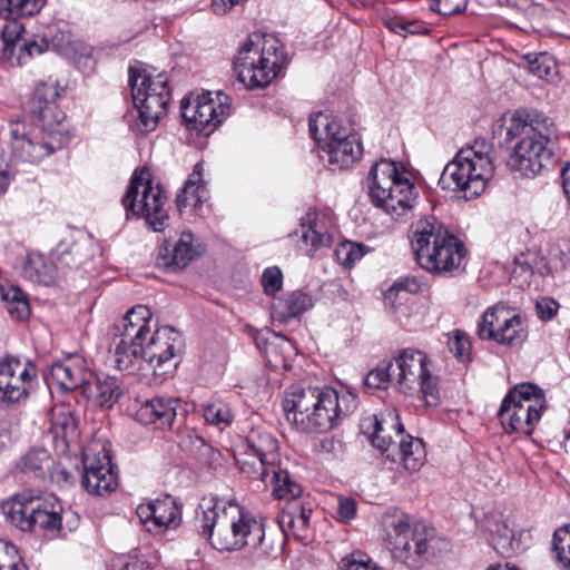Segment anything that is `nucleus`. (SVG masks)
I'll use <instances>...</instances> for the list:
<instances>
[{"mask_svg": "<svg viewBox=\"0 0 570 570\" xmlns=\"http://www.w3.org/2000/svg\"><path fill=\"white\" fill-rule=\"evenodd\" d=\"M196 529L218 551L257 548L264 543V523L235 500H204L196 511Z\"/></svg>", "mask_w": 570, "mask_h": 570, "instance_id": "nucleus-1", "label": "nucleus"}, {"mask_svg": "<svg viewBox=\"0 0 570 570\" xmlns=\"http://www.w3.org/2000/svg\"><path fill=\"white\" fill-rule=\"evenodd\" d=\"M518 139L507 159L511 171L532 178L557 161L553 147L558 140L551 118L542 112L518 110L507 128V140Z\"/></svg>", "mask_w": 570, "mask_h": 570, "instance_id": "nucleus-2", "label": "nucleus"}, {"mask_svg": "<svg viewBox=\"0 0 570 570\" xmlns=\"http://www.w3.org/2000/svg\"><path fill=\"white\" fill-rule=\"evenodd\" d=\"M411 245L417 264L438 276L453 277L463 273L466 248L435 217H425L412 225Z\"/></svg>", "mask_w": 570, "mask_h": 570, "instance_id": "nucleus-3", "label": "nucleus"}, {"mask_svg": "<svg viewBox=\"0 0 570 570\" xmlns=\"http://www.w3.org/2000/svg\"><path fill=\"white\" fill-rule=\"evenodd\" d=\"M362 428L368 439L391 462L402 463L409 472L419 471L425 459L421 440L406 434L395 409H387L365 420Z\"/></svg>", "mask_w": 570, "mask_h": 570, "instance_id": "nucleus-4", "label": "nucleus"}, {"mask_svg": "<svg viewBox=\"0 0 570 570\" xmlns=\"http://www.w3.org/2000/svg\"><path fill=\"white\" fill-rule=\"evenodd\" d=\"M308 130L332 170L348 168L361 159L362 144L350 120L318 111L311 115Z\"/></svg>", "mask_w": 570, "mask_h": 570, "instance_id": "nucleus-5", "label": "nucleus"}, {"mask_svg": "<svg viewBox=\"0 0 570 570\" xmlns=\"http://www.w3.org/2000/svg\"><path fill=\"white\" fill-rule=\"evenodd\" d=\"M383 524L385 541L395 561L417 570L433 556V528L421 522L412 524L411 517L397 510L386 513Z\"/></svg>", "mask_w": 570, "mask_h": 570, "instance_id": "nucleus-6", "label": "nucleus"}, {"mask_svg": "<svg viewBox=\"0 0 570 570\" xmlns=\"http://www.w3.org/2000/svg\"><path fill=\"white\" fill-rule=\"evenodd\" d=\"M490 150L484 140L460 149L441 174V188L461 191L466 199L480 196L494 171Z\"/></svg>", "mask_w": 570, "mask_h": 570, "instance_id": "nucleus-7", "label": "nucleus"}, {"mask_svg": "<svg viewBox=\"0 0 570 570\" xmlns=\"http://www.w3.org/2000/svg\"><path fill=\"white\" fill-rule=\"evenodd\" d=\"M368 183L373 204L393 218H401L413 207L415 187L402 165L381 159L371 168Z\"/></svg>", "mask_w": 570, "mask_h": 570, "instance_id": "nucleus-8", "label": "nucleus"}, {"mask_svg": "<svg viewBox=\"0 0 570 570\" xmlns=\"http://www.w3.org/2000/svg\"><path fill=\"white\" fill-rule=\"evenodd\" d=\"M2 511L7 520L23 532L40 530L57 537L62 530L63 505L53 494L22 492L3 502Z\"/></svg>", "mask_w": 570, "mask_h": 570, "instance_id": "nucleus-9", "label": "nucleus"}, {"mask_svg": "<svg viewBox=\"0 0 570 570\" xmlns=\"http://www.w3.org/2000/svg\"><path fill=\"white\" fill-rule=\"evenodd\" d=\"M288 58L278 40H265L259 48L247 40L234 59V71L239 82L255 89L268 86L286 67Z\"/></svg>", "mask_w": 570, "mask_h": 570, "instance_id": "nucleus-10", "label": "nucleus"}, {"mask_svg": "<svg viewBox=\"0 0 570 570\" xmlns=\"http://www.w3.org/2000/svg\"><path fill=\"white\" fill-rule=\"evenodd\" d=\"M167 197L163 186L153 180L146 167L136 169L121 198L127 218L142 217L155 232L165 229L169 216L165 209Z\"/></svg>", "mask_w": 570, "mask_h": 570, "instance_id": "nucleus-11", "label": "nucleus"}, {"mask_svg": "<svg viewBox=\"0 0 570 570\" xmlns=\"http://www.w3.org/2000/svg\"><path fill=\"white\" fill-rule=\"evenodd\" d=\"M546 409L543 391L532 383L515 385L503 399L498 416L507 433L530 435Z\"/></svg>", "mask_w": 570, "mask_h": 570, "instance_id": "nucleus-12", "label": "nucleus"}, {"mask_svg": "<svg viewBox=\"0 0 570 570\" xmlns=\"http://www.w3.org/2000/svg\"><path fill=\"white\" fill-rule=\"evenodd\" d=\"M391 362L394 364V384L402 393L413 394L420 391L428 404H438V376L430 371L431 361L428 355L419 350L404 348Z\"/></svg>", "mask_w": 570, "mask_h": 570, "instance_id": "nucleus-13", "label": "nucleus"}, {"mask_svg": "<svg viewBox=\"0 0 570 570\" xmlns=\"http://www.w3.org/2000/svg\"><path fill=\"white\" fill-rule=\"evenodd\" d=\"M180 335L173 326L157 327L150 331L147 341L136 345L137 364L139 370H151L154 375L163 376L171 373L178 362L175 360Z\"/></svg>", "mask_w": 570, "mask_h": 570, "instance_id": "nucleus-14", "label": "nucleus"}, {"mask_svg": "<svg viewBox=\"0 0 570 570\" xmlns=\"http://www.w3.org/2000/svg\"><path fill=\"white\" fill-rule=\"evenodd\" d=\"M476 334L483 341H494L509 347L520 346L528 337L525 320L501 305L483 312L478 322Z\"/></svg>", "mask_w": 570, "mask_h": 570, "instance_id": "nucleus-15", "label": "nucleus"}, {"mask_svg": "<svg viewBox=\"0 0 570 570\" xmlns=\"http://www.w3.org/2000/svg\"><path fill=\"white\" fill-rule=\"evenodd\" d=\"M151 316L147 306L137 305L122 317L119 341L115 347V363L118 370L132 368V362L137 357L136 345L145 343L151 331Z\"/></svg>", "mask_w": 570, "mask_h": 570, "instance_id": "nucleus-16", "label": "nucleus"}, {"mask_svg": "<svg viewBox=\"0 0 570 570\" xmlns=\"http://www.w3.org/2000/svg\"><path fill=\"white\" fill-rule=\"evenodd\" d=\"M212 95V92H204L181 101V117L187 126L206 136L222 124L229 108L227 96L217 92L218 102H215Z\"/></svg>", "mask_w": 570, "mask_h": 570, "instance_id": "nucleus-17", "label": "nucleus"}, {"mask_svg": "<svg viewBox=\"0 0 570 570\" xmlns=\"http://www.w3.org/2000/svg\"><path fill=\"white\" fill-rule=\"evenodd\" d=\"M234 456L243 473L248 476L282 460L277 440L267 431L253 429L237 446Z\"/></svg>", "mask_w": 570, "mask_h": 570, "instance_id": "nucleus-18", "label": "nucleus"}, {"mask_svg": "<svg viewBox=\"0 0 570 570\" xmlns=\"http://www.w3.org/2000/svg\"><path fill=\"white\" fill-rule=\"evenodd\" d=\"M36 379L33 365L24 364L14 356H6L0 361V402L12 405L27 400Z\"/></svg>", "mask_w": 570, "mask_h": 570, "instance_id": "nucleus-19", "label": "nucleus"}, {"mask_svg": "<svg viewBox=\"0 0 570 570\" xmlns=\"http://www.w3.org/2000/svg\"><path fill=\"white\" fill-rule=\"evenodd\" d=\"M59 92L52 82L39 83L28 104V111L41 128L42 135L56 141L62 140L59 129L65 114L57 107L56 98Z\"/></svg>", "mask_w": 570, "mask_h": 570, "instance_id": "nucleus-20", "label": "nucleus"}, {"mask_svg": "<svg viewBox=\"0 0 570 570\" xmlns=\"http://www.w3.org/2000/svg\"><path fill=\"white\" fill-rule=\"evenodd\" d=\"M10 142L12 158L27 164H39L43 158L62 148L63 141H56L47 136L39 137L27 131L26 125L21 121H11Z\"/></svg>", "mask_w": 570, "mask_h": 570, "instance_id": "nucleus-21", "label": "nucleus"}, {"mask_svg": "<svg viewBox=\"0 0 570 570\" xmlns=\"http://www.w3.org/2000/svg\"><path fill=\"white\" fill-rule=\"evenodd\" d=\"M81 484L88 493L95 495L109 494L118 487L115 465L111 462L110 451L106 446L91 454V450L83 452V474Z\"/></svg>", "mask_w": 570, "mask_h": 570, "instance_id": "nucleus-22", "label": "nucleus"}, {"mask_svg": "<svg viewBox=\"0 0 570 570\" xmlns=\"http://www.w3.org/2000/svg\"><path fill=\"white\" fill-rule=\"evenodd\" d=\"M45 2L46 0H0V16L12 20L3 26L1 33L4 57L10 59L18 51V42L22 41L26 36L24 28L16 20L38 13Z\"/></svg>", "mask_w": 570, "mask_h": 570, "instance_id": "nucleus-23", "label": "nucleus"}, {"mask_svg": "<svg viewBox=\"0 0 570 570\" xmlns=\"http://www.w3.org/2000/svg\"><path fill=\"white\" fill-rule=\"evenodd\" d=\"M357 406L356 396L351 393L340 395L332 387H323L321 406L312 417V423L306 433H323L337 426L340 421L352 413Z\"/></svg>", "mask_w": 570, "mask_h": 570, "instance_id": "nucleus-24", "label": "nucleus"}, {"mask_svg": "<svg viewBox=\"0 0 570 570\" xmlns=\"http://www.w3.org/2000/svg\"><path fill=\"white\" fill-rule=\"evenodd\" d=\"M323 389L320 387H302L292 385L287 391L283 402L286 419L292 422L296 430L306 432L312 423L314 413L321 406Z\"/></svg>", "mask_w": 570, "mask_h": 570, "instance_id": "nucleus-25", "label": "nucleus"}, {"mask_svg": "<svg viewBox=\"0 0 570 570\" xmlns=\"http://www.w3.org/2000/svg\"><path fill=\"white\" fill-rule=\"evenodd\" d=\"M140 522L149 532H164L179 525L181 512L171 495H165L148 503H141L136 510Z\"/></svg>", "mask_w": 570, "mask_h": 570, "instance_id": "nucleus-26", "label": "nucleus"}, {"mask_svg": "<svg viewBox=\"0 0 570 570\" xmlns=\"http://www.w3.org/2000/svg\"><path fill=\"white\" fill-rule=\"evenodd\" d=\"M62 277L82 267L92 257V242L86 236L76 238L73 235L61 239L51 252Z\"/></svg>", "mask_w": 570, "mask_h": 570, "instance_id": "nucleus-27", "label": "nucleus"}, {"mask_svg": "<svg viewBox=\"0 0 570 570\" xmlns=\"http://www.w3.org/2000/svg\"><path fill=\"white\" fill-rule=\"evenodd\" d=\"M299 220V228L291 234V237L297 238V247L305 255L312 256L332 244V235L327 230L325 218H321L316 210L308 209Z\"/></svg>", "mask_w": 570, "mask_h": 570, "instance_id": "nucleus-28", "label": "nucleus"}, {"mask_svg": "<svg viewBox=\"0 0 570 570\" xmlns=\"http://www.w3.org/2000/svg\"><path fill=\"white\" fill-rule=\"evenodd\" d=\"M250 478L269 484L272 488V494L274 498L279 500H286L287 502L296 500L299 499L302 493V487L289 472L287 461L283 462L279 460L264 470L250 475Z\"/></svg>", "mask_w": 570, "mask_h": 570, "instance_id": "nucleus-29", "label": "nucleus"}, {"mask_svg": "<svg viewBox=\"0 0 570 570\" xmlns=\"http://www.w3.org/2000/svg\"><path fill=\"white\" fill-rule=\"evenodd\" d=\"M179 400L167 396H155L144 402L136 411V420L141 424H153L157 429H170L176 415Z\"/></svg>", "mask_w": 570, "mask_h": 570, "instance_id": "nucleus-30", "label": "nucleus"}, {"mask_svg": "<svg viewBox=\"0 0 570 570\" xmlns=\"http://www.w3.org/2000/svg\"><path fill=\"white\" fill-rule=\"evenodd\" d=\"M134 105L138 111V128L142 132L153 131L159 119L166 114L167 106L170 100V95L155 94H140L136 91Z\"/></svg>", "mask_w": 570, "mask_h": 570, "instance_id": "nucleus-31", "label": "nucleus"}, {"mask_svg": "<svg viewBox=\"0 0 570 570\" xmlns=\"http://www.w3.org/2000/svg\"><path fill=\"white\" fill-rule=\"evenodd\" d=\"M311 515V503L296 499L286 502L277 518V522L286 537L293 534L296 539H303L307 531Z\"/></svg>", "mask_w": 570, "mask_h": 570, "instance_id": "nucleus-32", "label": "nucleus"}, {"mask_svg": "<svg viewBox=\"0 0 570 570\" xmlns=\"http://www.w3.org/2000/svg\"><path fill=\"white\" fill-rule=\"evenodd\" d=\"M203 164L197 163L176 196V206L179 213L187 208H196L207 196L206 184L203 179Z\"/></svg>", "mask_w": 570, "mask_h": 570, "instance_id": "nucleus-33", "label": "nucleus"}, {"mask_svg": "<svg viewBox=\"0 0 570 570\" xmlns=\"http://www.w3.org/2000/svg\"><path fill=\"white\" fill-rule=\"evenodd\" d=\"M22 276L32 283L43 285H51L62 278L57 264L53 263L52 254H50V258H47L39 253L28 256L22 267Z\"/></svg>", "mask_w": 570, "mask_h": 570, "instance_id": "nucleus-34", "label": "nucleus"}, {"mask_svg": "<svg viewBox=\"0 0 570 570\" xmlns=\"http://www.w3.org/2000/svg\"><path fill=\"white\" fill-rule=\"evenodd\" d=\"M50 374L52 380L67 391H72L87 384L91 375L86 371L82 362L78 360L53 364Z\"/></svg>", "mask_w": 570, "mask_h": 570, "instance_id": "nucleus-35", "label": "nucleus"}, {"mask_svg": "<svg viewBox=\"0 0 570 570\" xmlns=\"http://www.w3.org/2000/svg\"><path fill=\"white\" fill-rule=\"evenodd\" d=\"M129 85L131 87L132 98L136 96V91L140 94H164L170 95L168 87V80L165 73H158L153 76L147 69L144 68H129Z\"/></svg>", "mask_w": 570, "mask_h": 570, "instance_id": "nucleus-36", "label": "nucleus"}, {"mask_svg": "<svg viewBox=\"0 0 570 570\" xmlns=\"http://www.w3.org/2000/svg\"><path fill=\"white\" fill-rule=\"evenodd\" d=\"M312 298L302 292H293L285 298H279L272 306V315L279 322L287 323L312 307Z\"/></svg>", "mask_w": 570, "mask_h": 570, "instance_id": "nucleus-37", "label": "nucleus"}, {"mask_svg": "<svg viewBox=\"0 0 570 570\" xmlns=\"http://www.w3.org/2000/svg\"><path fill=\"white\" fill-rule=\"evenodd\" d=\"M194 236L190 232H184L180 238L175 243L173 249L169 250L168 246L165 247L167 256L170 261L166 263L171 269L185 268L195 257L199 256L202 250L200 246L193 244Z\"/></svg>", "mask_w": 570, "mask_h": 570, "instance_id": "nucleus-38", "label": "nucleus"}, {"mask_svg": "<svg viewBox=\"0 0 570 570\" xmlns=\"http://www.w3.org/2000/svg\"><path fill=\"white\" fill-rule=\"evenodd\" d=\"M53 459L43 448L29 450L23 454L18 463V468L23 473H33L36 476L42 478L51 471Z\"/></svg>", "mask_w": 570, "mask_h": 570, "instance_id": "nucleus-39", "label": "nucleus"}, {"mask_svg": "<svg viewBox=\"0 0 570 570\" xmlns=\"http://www.w3.org/2000/svg\"><path fill=\"white\" fill-rule=\"evenodd\" d=\"M50 431L56 440L61 439L68 445L78 438L77 420L69 410L55 409Z\"/></svg>", "mask_w": 570, "mask_h": 570, "instance_id": "nucleus-40", "label": "nucleus"}, {"mask_svg": "<svg viewBox=\"0 0 570 570\" xmlns=\"http://www.w3.org/2000/svg\"><path fill=\"white\" fill-rule=\"evenodd\" d=\"M101 407L110 409L124 393L118 380L111 376L98 377L94 391H90Z\"/></svg>", "mask_w": 570, "mask_h": 570, "instance_id": "nucleus-41", "label": "nucleus"}, {"mask_svg": "<svg viewBox=\"0 0 570 570\" xmlns=\"http://www.w3.org/2000/svg\"><path fill=\"white\" fill-rule=\"evenodd\" d=\"M1 298L8 313L16 320L22 321L29 317L30 306L26 294L14 285L1 288Z\"/></svg>", "mask_w": 570, "mask_h": 570, "instance_id": "nucleus-42", "label": "nucleus"}, {"mask_svg": "<svg viewBox=\"0 0 570 570\" xmlns=\"http://www.w3.org/2000/svg\"><path fill=\"white\" fill-rule=\"evenodd\" d=\"M490 543L498 553L509 556L514 551V531L505 523H497L491 531Z\"/></svg>", "mask_w": 570, "mask_h": 570, "instance_id": "nucleus-43", "label": "nucleus"}, {"mask_svg": "<svg viewBox=\"0 0 570 570\" xmlns=\"http://www.w3.org/2000/svg\"><path fill=\"white\" fill-rule=\"evenodd\" d=\"M393 362H381L375 368L365 376L364 383L372 389H386L390 382L394 383Z\"/></svg>", "mask_w": 570, "mask_h": 570, "instance_id": "nucleus-44", "label": "nucleus"}, {"mask_svg": "<svg viewBox=\"0 0 570 570\" xmlns=\"http://www.w3.org/2000/svg\"><path fill=\"white\" fill-rule=\"evenodd\" d=\"M203 415L207 423L218 426H227L233 421L232 410L229 405L223 401H216L205 405Z\"/></svg>", "mask_w": 570, "mask_h": 570, "instance_id": "nucleus-45", "label": "nucleus"}, {"mask_svg": "<svg viewBox=\"0 0 570 570\" xmlns=\"http://www.w3.org/2000/svg\"><path fill=\"white\" fill-rule=\"evenodd\" d=\"M334 254L341 265L351 268L364 256L365 248L361 244L344 242L336 247Z\"/></svg>", "mask_w": 570, "mask_h": 570, "instance_id": "nucleus-46", "label": "nucleus"}, {"mask_svg": "<svg viewBox=\"0 0 570 570\" xmlns=\"http://www.w3.org/2000/svg\"><path fill=\"white\" fill-rule=\"evenodd\" d=\"M553 551L558 563L570 570V530L558 529L553 533Z\"/></svg>", "mask_w": 570, "mask_h": 570, "instance_id": "nucleus-47", "label": "nucleus"}, {"mask_svg": "<svg viewBox=\"0 0 570 570\" xmlns=\"http://www.w3.org/2000/svg\"><path fill=\"white\" fill-rule=\"evenodd\" d=\"M529 71L538 78H548L556 69L554 61L546 53H533L527 56Z\"/></svg>", "mask_w": 570, "mask_h": 570, "instance_id": "nucleus-48", "label": "nucleus"}, {"mask_svg": "<svg viewBox=\"0 0 570 570\" xmlns=\"http://www.w3.org/2000/svg\"><path fill=\"white\" fill-rule=\"evenodd\" d=\"M27 567L12 543L0 540V570H26Z\"/></svg>", "mask_w": 570, "mask_h": 570, "instance_id": "nucleus-49", "label": "nucleus"}, {"mask_svg": "<svg viewBox=\"0 0 570 570\" xmlns=\"http://www.w3.org/2000/svg\"><path fill=\"white\" fill-rule=\"evenodd\" d=\"M340 570H384L379 567L367 554L360 551L353 552L338 563Z\"/></svg>", "mask_w": 570, "mask_h": 570, "instance_id": "nucleus-50", "label": "nucleus"}, {"mask_svg": "<svg viewBox=\"0 0 570 570\" xmlns=\"http://www.w3.org/2000/svg\"><path fill=\"white\" fill-rule=\"evenodd\" d=\"M450 351L460 362H466L471 356V342L469 336L461 330L453 331L448 342Z\"/></svg>", "mask_w": 570, "mask_h": 570, "instance_id": "nucleus-51", "label": "nucleus"}, {"mask_svg": "<svg viewBox=\"0 0 570 570\" xmlns=\"http://www.w3.org/2000/svg\"><path fill=\"white\" fill-rule=\"evenodd\" d=\"M550 263L556 269H563L570 263V239H558L549 249Z\"/></svg>", "mask_w": 570, "mask_h": 570, "instance_id": "nucleus-52", "label": "nucleus"}, {"mask_svg": "<svg viewBox=\"0 0 570 570\" xmlns=\"http://www.w3.org/2000/svg\"><path fill=\"white\" fill-rule=\"evenodd\" d=\"M48 49V42L45 38H37L35 36H24L23 40L18 42V59L21 60L23 56L33 57L41 55Z\"/></svg>", "mask_w": 570, "mask_h": 570, "instance_id": "nucleus-53", "label": "nucleus"}, {"mask_svg": "<svg viewBox=\"0 0 570 570\" xmlns=\"http://www.w3.org/2000/svg\"><path fill=\"white\" fill-rule=\"evenodd\" d=\"M384 26L392 32L406 37V35L419 33L422 26L417 21H407L403 17H389Z\"/></svg>", "mask_w": 570, "mask_h": 570, "instance_id": "nucleus-54", "label": "nucleus"}, {"mask_svg": "<svg viewBox=\"0 0 570 570\" xmlns=\"http://www.w3.org/2000/svg\"><path fill=\"white\" fill-rule=\"evenodd\" d=\"M262 285L264 292L268 295L281 291L283 285L282 271L277 266L266 268L262 275Z\"/></svg>", "mask_w": 570, "mask_h": 570, "instance_id": "nucleus-55", "label": "nucleus"}, {"mask_svg": "<svg viewBox=\"0 0 570 570\" xmlns=\"http://www.w3.org/2000/svg\"><path fill=\"white\" fill-rule=\"evenodd\" d=\"M466 4V0H434L431 9L443 16H452L462 12Z\"/></svg>", "mask_w": 570, "mask_h": 570, "instance_id": "nucleus-56", "label": "nucleus"}, {"mask_svg": "<svg viewBox=\"0 0 570 570\" xmlns=\"http://www.w3.org/2000/svg\"><path fill=\"white\" fill-rule=\"evenodd\" d=\"M559 304L550 297H541L537 301V313L542 321H550L558 312Z\"/></svg>", "mask_w": 570, "mask_h": 570, "instance_id": "nucleus-57", "label": "nucleus"}, {"mask_svg": "<svg viewBox=\"0 0 570 570\" xmlns=\"http://www.w3.org/2000/svg\"><path fill=\"white\" fill-rule=\"evenodd\" d=\"M356 513V502L352 498H340L337 505V514L343 521H348Z\"/></svg>", "mask_w": 570, "mask_h": 570, "instance_id": "nucleus-58", "label": "nucleus"}, {"mask_svg": "<svg viewBox=\"0 0 570 570\" xmlns=\"http://www.w3.org/2000/svg\"><path fill=\"white\" fill-rule=\"evenodd\" d=\"M318 448L322 452L331 453L333 455H338L343 452V443L342 441L333 438V436H325L320 440Z\"/></svg>", "mask_w": 570, "mask_h": 570, "instance_id": "nucleus-59", "label": "nucleus"}, {"mask_svg": "<svg viewBox=\"0 0 570 570\" xmlns=\"http://www.w3.org/2000/svg\"><path fill=\"white\" fill-rule=\"evenodd\" d=\"M183 445L185 448H194V449H197V450H202L204 449L205 451H208L210 450V446L205 442V440L198 435H195L193 433H188L184 439H183Z\"/></svg>", "mask_w": 570, "mask_h": 570, "instance_id": "nucleus-60", "label": "nucleus"}, {"mask_svg": "<svg viewBox=\"0 0 570 570\" xmlns=\"http://www.w3.org/2000/svg\"><path fill=\"white\" fill-rule=\"evenodd\" d=\"M10 181L9 164L3 155H0V193H3Z\"/></svg>", "mask_w": 570, "mask_h": 570, "instance_id": "nucleus-61", "label": "nucleus"}, {"mask_svg": "<svg viewBox=\"0 0 570 570\" xmlns=\"http://www.w3.org/2000/svg\"><path fill=\"white\" fill-rule=\"evenodd\" d=\"M561 178H562L563 190L567 195L568 203L570 206V164H568L566 167L562 168Z\"/></svg>", "mask_w": 570, "mask_h": 570, "instance_id": "nucleus-62", "label": "nucleus"}, {"mask_svg": "<svg viewBox=\"0 0 570 570\" xmlns=\"http://www.w3.org/2000/svg\"><path fill=\"white\" fill-rule=\"evenodd\" d=\"M228 0H212V10L217 16H224L228 12Z\"/></svg>", "mask_w": 570, "mask_h": 570, "instance_id": "nucleus-63", "label": "nucleus"}, {"mask_svg": "<svg viewBox=\"0 0 570 570\" xmlns=\"http://www.w3.org/2000/svg\"><path fill=\"white\" fill-rule=\"evenodd\" d=\"M489 570H519L515 566H511L510 563L505 564H497L489 568Z\"/></svg>", "mask_w": 570, "mask_h": 570, "instance_id": "nucleus-64", "label": "nucleus"}]
</instances>
